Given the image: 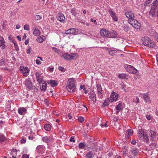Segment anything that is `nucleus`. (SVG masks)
Wrapping results in <instances>:
<instances>
[{"mask_svg":"<svg viewBox=\"0 0 158 158\" xmlns=\"http://www.w3.org/2000/svg\"><path fill=\"white\" fill-rule=\"evenodd\" d=\"M158 17V0L153 1L152 3V8L149 12V17L151 18L156 16Z\"/></svg>","mask_w":158,"mask_h":158,"instance_id":"f257e3e1","label":"nucleus"},{"mask_svg":"<svg viewBox=\"0 0 158 158\" xmlns=\"http://www.w3.org/2000/svg\"><path fill=\"white\" fill-rule=\"evenodd\" d=\"M76 81L75 79L73 78H70L68 80L66 88L69 92H75L76 89Z\"/></svg>","mask_w":158,"mask_h":158,"instance_id":"f03ea898","label":"nucleus"},{"mask_svg":"<svg viewBox=\"0 0 158 158\" xmlns=\"http://www.w3.org/2000/svg\"><path fill=\"white\" fill-rule=\"evenodd\" d=\"M138 135L140 140L145 142H148L149 138L146 133L144 132V130L143 129H139L138 131Z\"/></svg>","mask_w":158,"mask_h":158,"instance_id":"7ed1b4c3","label":"nucleus"},{"mask_svg":"<svg viewBox=\"0 0 158 158\" xmlns=\"http://www.w3.org/2000/svg\"><path fill=\"white\" fill-rule=\"evenodd\" d=\"M142 41L143 44L145 46L150 48L154 47L155 44L151 39L148 37H145L142 39Z\"/></svg>","mask_w":158,"mask_h":158,"instance_id":"20e7f679","label":"nucleus"},{"mask_svg":"<svg viewBox=\"0 0 158 158\" xmlns=\"http://www.w3.org/2000/svg\"><path fill=\"white\" fill-rule=\"evenodd\" d=\"M118 96L119 95L117 93L113 91L111 93L110 97L108 98L109 101L111 102H115L118 100Z\"/></svg>","mask_w":158,"mask_h":158,"instance_id":"39448f33","label":"nucleus"},{"mask_svg":"<svg viewBox=\"0 0 158 158\" xmlns=\"http://www.w3.org/2000/svg\"><path fill=\"white\" fill-rule=\"evenodd\" d=\"M20 72L24 76L27 77L29 74V70L27 67L20 66L19 68Z\"/></svg>","mask_w":158,"mask_h":158,"instance_id":"423d86ee","label":"nucleus"},{"mask_svg":"<svg viewBox=\"0 0 158 158\" xmlns=\"http://www.w3.org/2000/svg\"><path fill=\"white\" fill-rule=\"evenodd\" d=\"M132 27L137 29H139L141 27L140 23L137 20L134 19L129 23Z\"/></svg>","mask_w":158,"mask_h":158,"instance_id":"0eeeda50","label":"nucleus"},{"mask_svg":"<svg viewBox=\"0 0 158 158\" xmlns=\"http://www.w3.org/2000/svg\"><path fill=\"white\" fill-rule=\"evenodd\" d=\"M35 75L37 81L39 83L43 82V77L42 73L40 71H38L35 73Z\"/></svg>","mask_w":158,"mask_h":158,"instance_id":"6e6552de","label":"nucleus"},{"mask_svg":"<svg viewBox=\"0 0 158 158\" xmlns=\"http://www.w3.org/2000/svg\"><path fill=\"white\" fill-rule=\"evenodd\" d=\"M126 16L128 18V22L129 23L130 21L133 20L134 19V15L132 11H128L125 13Z\"/></svg>","mask_w":158,"mask_h":158,"instance_id":"1a4fd4ad","label":"nucleus"},{"mask_svg":"<svg viewBox=\"0 0 158 158\" xmlns=\"http://www.w3.org/2000/svg\"><path fill=\"white\" fill-rule=\"evenodd\" d=\"M89 95L90 101L94 103L96 101V97L95 93L93 91L90 92V93L89 94Z\"/></svg>","mask_w":158,"mask_h":158,"instance_id":"9d476101","label":"nucleus"},{"mask_svg":"<svg viewBox=\"0 0 158 158\" xmlns=\"http://www.w3.org/2000/svg\"><path fill=\"white\" fill-rule=\"evenodd\" d=\"M28 107H20L18 109V112L19 114L21 115H23L27 113V109Z\"/></svg>","mask_w":158,"mask_h":158,"instance_id":"9b49d317","label":"nucleus"},{"mask_svg":"<svg viewBox=\"0 0 158 158\" xmlns=\"http://www.w3.org/2000/svg\"><path fill=\"white\" fill-rule=\"evenodd\" d=\"M127 70L130 73H134L137 72V70L134 68L130 65H128L126 67Z\"/></svg>","mask_w":158,"mask_h":158,"instance_id":"f8f14e48","label":"nucleus"},{"mask_svg":"<svg viewBox=\"0 0 158 158\" xmlns=\"http://www.w3.org/2000/svg\"><path fill=\"white\" fill-rule=\"evenodd\" d=\"M53 139V137L52 136H46L42 138V140L47 143L52 141Z\"/></svg>","mask_w":158,"mask_h":158,"instance_id":"ddd939ff","label":"nucleus"},{"mask_svg":"<svg viewBox=\"0 0 158 158\" xmlns=\"http://www.w3.org/2000/svg\"><path fill=\"white\" fill-rule=\"evenodd\" d=\"M97 88V94L98 96L100 98H102V88L101 85H97L96 86Z\"/></svg>","mask_w":158,"mask_h":158,"instance_id":"4468645a","label":"nucleus"},{"mask_svg":"<svg viewBox=\"0 0 158 158\" xmlns=\"http://www.w3.org/2000/svg\"><path fill=\"white\" fill-rule=\"evenodd\" d=\"M117 33L114 30H111L109 31L108 37L115 38L117 37Z\"/></svg>","mask_w":158,"mask_h":158,"instance_id":"2eb2a0df","label":"nucleus"},{"mask_svg":"<svg viewBox=\"0 0 158 158\" xmlns=\"http://www.w3.org/2000/svg\"><path fill=\"white\" fill-rule=\"evenodd\" d=\"M24 84L28 89H31L32 87V83L29 79H26L24 82Z\"/></svg>","mask_w":158,"mask_h":158,"instance_id":"dca6fc26","label":"nucleus"},{"mask_svg":"<svg viewBox=\"0 0 158 158\" xmlns=\"http://www.w3.org/2000/svg\"><path fill=\"white\" fill-rule=\"evenodd\" d=\"M57 19L62 23L64 22L65 17L64 15L62 13H59L57 16Z\"/></svg>","mask_w":158,"mask_h":158,"instance_id":"f3484780","label":"nucleus"},{"mask_svg":"<svg viewBox=\"0 0 158 158\" xmlns=\"http://www.w3.org/2000/svg\"><path fill=\"white\" fill-rule=\"evenodd\" d=\"M100 33L101 35L104 37H108L109 31L105 29H102L100 30Z\"/></svg>","mask_w":158,"mask_h":158,"instance_id":"a211bd4d","label":"nucleus"},{"mask_svg":"<svg viewBox=\"0 0 158 158\" xmlns=\"http://www.w3.org/2000/svg\"><path fill=\"white\" fill-rule=\"evenodd\" d=\"M76 29L74 28H71L65 32L66 34H73L74 35L76 34Z\"/></svg>","mask_w":158,"mask_h":158,"instance_id":"6ab92c4d","label":"nucleus"},{"mask_svg":"<svg viewBox=\"0 0 158 158\" xmlns=\"http://www.w3.org/2000/svg\"><path fill=\"white\" fill-rule=\"evenodd\" d=\"M45 148V147L43 145H39L37 147L36 150L39 153H41L44 151Z\"/></svg>","mask_w":158,"mask_h":158,"instance_id":"aec40b11","label":"nucleus"},{"mask_svg":"<svg viewBox=\"0 0 158 158\" xmlns=\"http://www.w3.org/2000/svg\"><path fill=\"white\" fill-rule=\"evenodd\" d=\"M121 153L124 155H126L128 153V150L127 147L126 146H124L122 148L121 152Z\"/></svg>","mask_w":158,"mask_h":158,"instance_id":"412c9836","label":"nucleus"},{"mask_svg":"<svg viewBox=\"0 0 158 158\" xmlns=\"http://www.w3.org/2000/svg\"><path fill=\"white\" fill-rule=\"evenodd\" d=\"M49 84H50V85L52 87H54L56 86L58 84L57 81L53 80H50L48 81Z\"/></svg>","mask_w":158,"mask_h":158,"instance_id":"4be33fe9","label":"nucleus"},{"mask_svg":"<svg viewBox=\"0 0 158 158\" xmlns=\"http://www.w3.org/2000/svg\"><path fill=\"white\" fill-rule=\"evenodd\" d=\"M45 39L46 38L44 36L41 35L37 38L36 41L39 43H41L44 41Z\"/></svg>","mask_w":158,"mask_h":158,"instance_id":"5701e85b","label":"nucleus"},{"mask_svg":"<svg viewBox=\"0 0 158 158\" xmlns=\"http://www.w3.org/2000/svg\"><path fill=\"white\" fill-rule=\"evenodd\" d=\"M42 85H41V89L42 91H45L47 88V84L46 82L44 81L43 82L41 83Z\"/></svg>","mask_w":158,"mask_h":158,"instance_id":"b1692460","label":"nucleus"},{"mask_svg":"<svg viewBox=\"0 0 158 158\" xmlns=\"http://www.w3.org/2000/svg\"><path fill=\"white\" fill-rule=\"evenodd\" d=\"M33 34L35 36H39L40 35V31L38 28H35L33 31Z\"/></svg>","mask_w":158,"mask_h":158,"instance_id":"393cba45","label":"nucleus"},{"mask_svg":"<svg viewBox=\"0 0 158 158\" xmlns=\"http://www.w3.org/2000/svg\"><path fill=\"white\" fill-rule=\"evenodd\" d=\"M123 105L122 103L120 102L117 106L116 109L117 110H123Z\"/></svg>","mask_w":158,"mask_h":158,"instance_id":"a878e982","label":"nucleus"},{"mask_svg":"<svg viewBox=\"0 0 158 158\" xmlns=\"http://www.w3.org/2000/svg\"><path fill=\"white\" fill-rule=\"evenodd\" d=\"M149 135L152 138H154L156 136V133L154 131L150 130L149 132Z\"/></svg>","mask_w":158,"mask_h":158,"instance_id":"bb28decb","label":"nucleus"},{"mask_svg":"<svg viewBox=\"0 0 158 158\" xmlns=\"http://www.w3.org/2000/svg\"><path fill=\"white\" fill-rule=\"evenodd\" d=\"M131 152L132 154L134 156H135L137 155V153H138V150L137 148L133 147L132 148Z\"/></svg>","mask_w":158,"mask_h":158,"instance_id":"cd10ccee","label":"nucleus"},{"mask_svg":"<svg viewBox=\"0 0 158 158\" xmlns=\"http://www.w3.org/2000/svg\"><path fill=\"white\" fill-rule=\"evenodd\" d=\"M61 56L63 57L65 60H70V54H69L68 53H64L63 55H61Z\"/></svg>","mask_w":158,"mask_h":158,"instance_id":"c85d7f7f","label":"nucleus"},{"mask_svg":"<svg viewBox=\"0 0 158 158\" xmlns=\"http://www.w3.org/2000/svg\"><path fill=\"white\" fill-rule=\"evenodd\" d=\"M86 158H92L94 155L92 152H89L85 154Z\"/></svg>","mask_w":158,"mask_h":158,"instance_id":"c756f323","label":"nucleus"},{"mask_svg":"<svg viewBox=\"0 0 158 158\" xmlns=\"http://www.w3.org/2000/svg\"><path fill=\"white\" fill-rule=\"evenodd\" d=\"M78 55L76 53H72L70 54V60L76 59L78 57Z\"/></svg>","mask_w":158,"mask_h":158,"instance_id":"7c9ffc66","label":"nucleus"},{"mask_svg":"<svg viewBox=\"0 0 158 158\" xmlns=\"http://www.w3.org/2000/svg\"><path fill=\"white\" fill-rule=\"evenodd\" d=\"M118 77L119 78L121 79H124L127 78L128 77V75L124 73L119 74Z\"/></svg>","mask_w":158,"mask_h":158,"instance_id":"2f4dec72","label":"nucleus"},{"mask_svg":"<svg viewBox=\"0 0 158 158\" xmlns=\"http://www.w3.org/2000/svg\"><path fill=\"white\" fill-rule=\"evenodd\" d=\"M79 110H81L82 109L83 111L85 112L87 111L88 110L87 108L85 105H81L79 107Z\"/></svg>","mask_w":158,"mask_h":158,"instance_id":"473e14b6","label":"nucleus"},{"mask_svg":"<svg viewBox=\"0 0 158 158\" xmlns=\"http://www.w3.org/2000/svg\"><path fill=\"white\" fill-rule=\"evenodd\" d=\"M110 55L113 56L117 53V51L115 49H110L108 51Z\"/></svg>","mask_w":158,"mask_h":158,"instance_id":"72a5a7b5","label":"nucleus"},{"mask_svg":"<svg viewBox=\"0 0 158 158\" xmlns=\"http://www.w3.org/2000/svg\"><path fill=\"white\" fill-rule=\"evenodd\" d=\"M143 98L145 101L146 102L148 101L149 99V98L148 96V93L144 94L143 95Z\"/></svg>","mask_w":158,"mask_h":158,"instance_id":"f704fd0d","label":"nucleus"},{"mask_svg":"<svg viewBox=\"0 0 158 158\" xmlns=\"http://www.w3.org/2000/svg\"><path fill=\"white\" fill-rule=\"evenodd\" d=\"M44 128L45 130L49 131L51 129V126L49 124H46L44 126Z\"/></svg>","mask_w":158,"mask_h":158,"instance_id":"c9c22d12","label":"nucleus"},{"mask_svg":"<svg viewBox=\"0 0 158 158\" xmlns=\"http://www.w3.org/2000/svg\"><path fill=\"white\" fill-rule=\"evenodd\" d=\"M86 145L84 143H80L78 145V147L80 149H84L85 148Z\"/></svg>","mask_w":158,"mask_h":158,"instance_id":"e433bc0d","label":"nucleus"},{"mask_svg":"<svg viewBox=\"0 0 158 158\" xmlns=\"http://www.w3.org/2000/svg\"><path fill=\"white\" fill-rule=\"evenodd\" d=\"M108 12L109 13L111 17H113V16H114V15H116L115 12L111 9L109 10V11H108Z\"/></svg>","mask_w":158,"mask_h":158,"instance_id":"4c0bfd02","label":"nucleus"},{"mask_svg":"<svg viewBox=\"0 0 158 158\" xmlns=\"http://www.w3.org/2000/svg\"><path fill=\"white\" fill-rule=\"evenodd\" d=\"M123 30L126 32H127L130 30V27L128 26L125 25L123 26Z\"/></svg>","mask_w":158,"mask_h":158,"instance_id":"58836bf2","label":"nucleus"},{"mask_svg":"<svg viewBox=\"0 0 158 158\" xmlns=\"http://www.w3.org/2000/svg\"><path fill=\"white\" fill-rule=\"evenodd\" d=\"M6 138L3 135L0 134V142L4 141L5 140Z\"/></svg>","mask_w":158,"mask_h":158,"instance_id":"ea45409f","label":"nucleus"},{"mask_svg":"<svg viewBox=\"0 0 158 158\" xmlns=\"http://www.w3.org/2000/svg\"><path fill=\"white\" fill-rule=\"evenodd\" d=\"M12 42L14 45L15 47V49L17 51L19 50V47L18 46V44H17V43L16 42L14 41H13Z\"/></svg>","mask_w":158,"mask_h":158,"instance_id":"a19ab883","label":"nucleus"},{"mask_svg":"<svg viewBox=\"0 0 158 158\" xmlns=\"http://www.w3.org/2000/svg\"><path fill=\"white\" fill-rule=\"evenodd\" d=\"M139 99L138 98L136 97L134 98L133 99V102L135 103H137L139 102Z\"/></svg>","mask_w":158,"mask_h":158,"instance_id":"79ce46f5","label":"nucleus"},{"mask_svg":"<svg viewBox=\"0 0 158 158\" xmlns=\"http://www.w3.org/2000/svg\"><path fill=\"white\" fill-rule=\"evenodd\" d=\"M127 131L128 135L129 136L132 135L133 133V131L131 129H129L127 130Z\"/></svg>","mask_w":158,"mask_h":158,"instance_id":"37998d69","label":"nucleus"},{"mask_svg":"<svg viewBox=\"0 0 158 158\" xmlns=\"http://www.w3.org/2000/svg\"><path fill=\"white\" fill-rule=\"evenodd\" d=\"M84 118L80 116L78 118V121L80 123H82L84 121Z\"/></svg>","mask_w":158,"mask_h":158,"instance_id":"c03bdc74","label":"nucleus"},{"mask_svg":"<svg viewBox=\"0 0 158 158\" xmlns=\"http://www.w3.org/2000/svg\"><path fill=\"white\" fill-rule=\"evenodd\" d=\"M126 86L124 84H123L121 85V89L123 90L125 92H127V90L125 89Z\"/></svg>","mask_w":158,"mask_h":158,"instance_id":"a18cd8bd","label":"nucleus"},{"mask_svg":"<svg viewBox=\"0 0 158 158\" xmlns=\"http://www.w3.org/2000/svg\"><path fill=\"white\" fill-rule=\"evenodd\" d=\"M5 65L4 60L3 59H0V66Z\"/></svg>","mask_w":158,"mask_h":158,"instance_id":"49530a36","label":"nucleus"},{"mask_svg":"<svg viewBox=\"0 0 158 158\" xmlns=\"http://www.w3.org/2000/svg\"><path fill=\"white\" fill-rule=\"evenodd\" d=\"M35 19L36 20H40L41 19V17L39 15H36L35 17Z\"/></svg>","mask_w":158,"mask_h":158,"instance_id":"de8ad7c7","label":"nucleus"},{"mask_svg":"<svg viewBox=\"0 0 158 158\" xmlns=\"http://www.w3.org/2000/svg\"><path fill=\"white\" fill-rule=\"evenodd\" d=\"M1 47V48L2 49H4L5 47V44L4 43H3L2 42H0V47Z\"/></svg>","mask_w":158,"mask_h":158,"instance_id":"09e8293b","label":"nucleus"},{"mask_svg":"<svg viewBox=\"0 0 158 158\" xmlns=\"http://www.w3.org/2000/svg\"><path fill=\"white\" fill-rule=\"evenodd\" d=\"M24 29L25 30L28 31L30 29V27L29 25L27 24H26L24 27Z\"/></svg>","mask_w":158,"mask_h":158,"instance_id":"8fccbe9b","label":"nucleus"},{"mask_svg":"<svg viewBox=\"0 0 158 158\" xmlns=\"http://www.w3.org/2000/svg\"><path fill=\"white\" fill-rule=\"evenodd\" d=\"M71 12L72 14L75 16L77 15V13L76 12L75 10L74 9H72L71 10Z\"/></svg>","mask_w":158,"mask_h":158,"instance_id":"3c124183","label":"nucleus"},{"mask_svg":"<svg viewBox=\"0 0 158 158\" xmlns=\"http://www.w3.org/2000/svg\"><path fill=\"white\" fill-rule=\"evenodd\" d=\"M101 126L102 127H107L108 126L106 123H102L101 124Z\"/></svg>","mask_w":158,"mask_h":158,"instance_id":"603ef678","label":"nucleus"},{"mask_svg":"<svg viewBox=\"0 0 158 158\" xmlns=\"http://www.w3.org/2000/svg\"><path fill=\"white\" fill-rule=\"evenodd\" d=\"M31 48L29 47L27 49V53L28 54H29L31 53Z\"/></svg>","mask_w":158,"mask_h":158,"instance_id":"864d4df0","label":"nucleus"},{"mask_svg":"<svg viewBox=\"0 0 158 158\" xmlns=\"http://www.w3.org/2000/svg\"><path fill=\"white\" fill-rule=\"evenodd\" d=\"M113 20L115 21H117L118 20V18L116 16V15L112 17Z\"/></svg>","mask_w":158,"mask_h":158,"instance_id":"5fc2aeb1","label":"nucleus"},{"mask_svg":"<svg viewBox=\"0 0 158 158\" xmlns=\"http://www.w3.org/2000/svg\"><path fill=\"white\" fill-rule=\"evenodd\" d=\"M35 62L36 64H41V62L39 59H36L35 60Z\"/></svg>","mask_w":158,"mask_h":158,"instance_id":"6e6d98bb","label":"nucleus"},{"mask_svg":"<svg viewBox=\"0 0 158 158\" xmlns=\"http://www.w3.org/2000/svg\"><path fill=\"white\" fill-rule=\"evenodd\" d=\"M54 67L53 66H51L50 67H49L48 68V70L51 72H52L53 71V70H54Z\"/></svg>","mask_w":158,"mask_h":158,"instance_id":"4d7b16f0","label":"nucleus"},{"mask_svg":"<svg viewBox=\"0 0 158 158\" xmlns=\"http://www.w3.org/2000/svg\"><path fill=\"white\" fill-rule=\"evenodd\" d=\"M70 142H74L75 141V140H74V137L73 136H72L70 139Z\"/></svg>","mask_w":158,"mask_h":158,"instance_id":"13d9d810","label":"nucleus"},{"mask_svg":"<svg viewBox=\"0 0 158 158\" xmlns=\"http://www.w3.org/2000/svg\"><path fill=\"white\" fill-rule=\"evenodd\" d=\"M22 158H29V156L27 154H24L23 155Z\"/></svg>","mask_w":158,"mask_h":158,"instance_id":"bf43d9fd","label":"nucleus"},{"mask_svg":"<svg viewBox=\"0 0 158 158\" xmlns=\"http://www.w3.org/2000/svg\"><path fill=\"white\" fill-rule=\"evenodd\" d=\"M20 141L22 143H24L26 142V139L23 138L21 139Z\"/></svg>","mask_w":158,"mask_h":158,"instance_id":"052dcab7","label":"nucleus"},{"mask_svg":"<svg viewBox=\"0 0 158 158\" xmlns=\"http://www.w3.org/2000/svg\"><path fill=\"white\" fill-rule=\"evenodd\" d=\"M154 35L157 41L158 42V34L157 33H155Z\"/></svg>","mask_w":158,"mask_h":158,"instance_id":"680f3d73","label":"nucleus"},{"mask_svg":"<svg viewBox=\"0 0 158 158\" xmlns=\"http://www.w3.org/2000/svg\"><path fill=\"white\" fill-rule=\"evenodd\" d=\"M0 42H2L5 44V41L4 40L3 38L1 36H0Z\"/></svg>","mask_w":158,"mask_h":158,"instance_id":"e2e57ef3","label":"nucleus"},{"mask_svg":"<svg viewBox=\"0 0 158 158\" xmlns=\"http://www.w3.org/2000/svg\"><path fill=\"white\" fill-rule=\"evenodd\" d=\"M146 117L148 120H150L152 118V116L150 115H147Z\"/></svg>","mask_w":158,"mask_h":158,"instance_id":"0e129e2a","label":"nucleus"},{"mask_svg":"<svg viewBox=\"0 0 158 158\" xmlns=\"http://www.w3.org/2000/svg\"><path fill=\"white\" fill-rule=\"evenodd\" d=\"M58 69L62 71H63L64 69V68L61 66H59L58 68Z\"/></svg>","mask_w":158,"mask_h":158,"instance_id":"69168bd1","label":"nucleus"},{"mask_svg":"<svg viewBox=\"0 0 158 158\" xmlns=\"http://www.w3.org/2000/svg\"><path fill=\"white\" fill-rule=\"evenodd\" d=\"M131 143L133 144H135L136 143V142L135 140H132L131 141Z\"/></svg>","mask_w":158,"mask_h":158,"instance_id":"338daca9","label":"nucleus"},{"mask_svg":"<svg viewBox=\"0 0 158 158\" xmlns=\"http://www.w3.org/2000/svg\"><path fill=\"white\" fill-rule=\"evenodd\" d=\"M85 85H81L80 86V88L81 89H83L84 90H85Z\"/></svg>","mask_w":158,"mask_h":158,"instance_id":"774afa93","label":"nucleus"}]
</instances>
